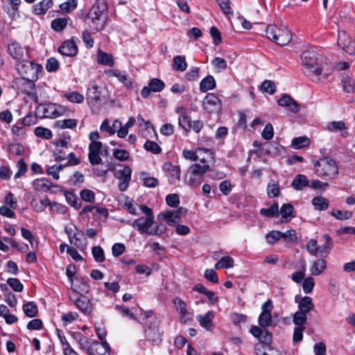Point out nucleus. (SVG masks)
Listing matches in <instances>:
<instances>
[{
    "instance_id": "nucleus-1",
    "label": "nucleus",
    "mask_w": 355,
    "mask_h": 355,
    "mask_svg": "<svg viewBox=\"0 0 355 355\" xmlns=\"http://www.w3.org/2000/svg\"><path fill=\"white\" fill-rule=\"evenodd\" d=\"M107 5L105 0H97L88 12L86 19L91 29L99 32L103 29L107 19Z\"/></svg>"
},
{
    "instance_id": "nucleus-2",
    "label": "nucleus",
    "mask_w": 355,
    "mask_h": 355,
    "mask_svg": "<svg viewBox=\"0 0 355 355\" xmlns=\"http://www.w3.org/2000/svg\"><path fill=\"white\" fill-rule=\"evenodd\" d=\"M16 69L22 78L26 80L28 87L31 89H34L35 87L34 82L39 78V75L42 71V65L28 61L26 58L17 62Z\"/></svg>"
},
{
    "instance_id": "nucleus-3",
    "label": "nucleus",
    "mask_w": 355,
    "mask_h": 355,
    "mask_svg": "<svg viewBox=\"0 0 355 355\" xmlns=\"http://www.w3.org/2000/svg\"><path fill=\"white\" fill-rule=\"evenodd\" d=\"M315 174L324 180H332L337 178L339 171L336 161L329 157H322L314 163Z\"/></svg>"
},
{
    "instance_id": "nucleus-4",
    "label": "nucleus",
    "mask_w": 355,
    "mask_h": 355,
    "mask_svg": "<svg viewBox=\"0 0 355 355\" xmlns=\"http://www.w3.org/2000/svg\"><path fill=\"white\" fill-rule=\"evenodd\" d=\"M304 73L307 76H318L323 70L320 62V55L313 50H306L301 54Z\"/></svg>"
},
{
    "instance_id": "nucleus-5",
    "label": "nucleus",
    "mask_w": 355,
    "mask_h": 355,
    "mask_svg": "<svg viewBox=\"0 0 355 355\" xmlns=\"http://www.w3.org/2000/svg\"><path fill=\"white\" fill-rule=\"evenodd\" d=\"M266 37L279 46L286 45L291 40V31L286 28H278L275 24H270L266 30Z\"/></svg>"
},
{
    "instance_id": "nucleus-6",
    "label": "nucleus",
    "mask_w": 355,
    "mask_h": 355,
    "mask_svg": "<svg viewBox=\"0 0 355 355\" xmlns=\"http://www.w3.org/2000/svg\"><path fill=\"white\" fill-rule=\"evenodd\" d=\"M141 211L146 215V217H140L135 220L131 225L140 232V234H146L149 235V230L154 223V216L151 209L146 205H141Z\"/></svg>"
},
{
    "instance_id": "nucleus-7",
    "label": "nucleus",
    "mask_w": 355,
    "mask_h": 355,
    "mask_svg": "<svg viewBox=\"0 0 355 355\" xmlns=\"http://www.w3.org/2000/svg\"><path fill=\"white\" fill-rule=\"evenodd\" d=\"M64 232L67 234L71 244L82 251L86 249L87 242L82 230H79L76 226L72 225L66 226Z\"/></svg>"
},
{
    "instance_id": "nucleus-8",
    "label": "nucleus",
    "mask_w": 355,
    "mask_h": 355,
    "mask_svg": "<svg viewBox=\"0 0 355 355\" xmlns=\"http://www.w3.org/2000/svg\"><path fill=\"white\" fill-rule=\"evenodd\" d=\"M182 155L186 159H189L192 162L200 160L202 164L207 163L209 159H211L213 158L210 149L205 148H197L194 151L184 150Z\"/></svg>"
},
{
    "instance_id": "nucleus-9",
    "label": "nucleus",
    "mask_w": 355,
    "mask_h": 355,
    "mask_svg": "<svg viewBox=\"0 0 355 355\" xmlns=\"http://www.w3.org/2000/svg\"><path fill=\"white\" fill-rule=\"evenodd\" d=\"M202 107L204 110L208 113H218L222 109V103L218 96L209 93L204 98Z\"/></svg>"
},
{
    "instance_id": "nucleus-10",
    "label": "nucleus",
    "mask_w": 355,
    "mask_h": 355,
    "mask_svg": "<svg viewBox=\"0 0 355 355\" xmlns=\"http://www.w3.org/2000/svg\"><path fill=\"white\" fill-rule=\"evenodd\" d=\"M132 170L128 166H123L122 169L116 170L114 173V176L119 181V189L121 191H125L129 185V182L131 180Z\"/></svg>"
},
{
    "instance_id": "nucleus-11",
    "label": "nucleus",
    "mask_w": 355,
    "mask_h": 355,
    "mask_svg": "<svg viewBox=\"0 0 355 355\" xmlns=\"http://www.w3.org/2000/svg\"><path fill=\"white\" fill-rule=\"evenodd\" d=\"M173 303L175 305V310L179 313L181 322L187 323L193 320L192 313L188 310L187 304L182 299L175 297L173 300Z\"/></svg>"
},
{
    "instance_id": "nucleus-12",
    "label": "nucleus",
    "mask_w": 355,
    "mask_h": 355,
    "mask_svg": "<svg viewBox=\"0 0 355 355\" xmlns=\"http://www.w3.org/2000/svg\"><path fill=\"white\" fill-rule=\"evenodd\" d=\"M8 51L10 55L18 62L28 58V51L24 49L16 41H12L8 47Z\"/></svg>"
},
{
    "instance_id": "nucleus-13",
    "label": "nucleus",
    "mask_w": 355,
    "mask_h": 355,
    "mask_svg": "<svg viewBox=\"0 0 355 355\" xmlns=\"http://www.w3.org/2000/svg\"><path fill=\"white\" fill-rule=\"evenodd\" d=\"M103 148V144L101 141L91 142L89 146L88 159L92 165L100 164L102 163V159L100 157V151Z\"/></svg>"
},
{
    "instance_id": "nucleus-14",
    "label": "nucleus",
    "mask_w": 355,
    "mask_h": 355,
    "mask_svg": "<svg viewBox=\"0 0 355 355\" xmlns=\"http://www.w3.org/2000/svg\"><path fill=\"white\" fill-rule=\"evenodd\" d=\"M33 184L35 190L41 192L50 191L52 188L55 189L53 192L61 191L60 186L53 184L49 180L45 178L36 179L33 181Z\"/></svg>"
},
{
    "instance_id": "nucleus-15",
    "label": "nucleus",
    "mask_w": 355,
    "mask_h": 355,
    "mask_svg": "<svg viewBox=\"0 0 355 355\" xmlns=\"http://www.w3.org/2000/svg\"><path fill=\"white\" fill-rule=\"evenodd\" d=\"M58 51L62 55L73 57L78 53V46L74 40H68L60 45Z\"/></svg>"
},
{
    "instance_id": "nucleus-16",
    "label": "nucleus",
    "mask_w": 355,
    "mask_h": 355,
    "mask_svg": "<svg viewBox=\"0 0 355 355\" xmlns=\"http://www.w3.org/2000/svg\"><path fill=\"white\" fill-rule=\"evenodd\" d=\"M164 169L171 178V184H175L180 180V167L178 165H173L171 162H166L164 165Z\"/></svg>"
},
{
    "instance_id": "nucleus-17",
    "label": "nucleus",
    "mask_w": 355,
    "mask_h": 355,
    "mask_svg": "<svg viewBox=\"0 0 355 355\" xmlns=\"http://www.w3.org/2000/svg\"><path fill=\"white\" fill-rule=\"evenodd\" d=\"M84 348H86L89 355H103L105 354L102 344L96 340L86 339V345H84Z\"/></svg>"
},
{
    "instance_id": "nucleus-18",
    "label": "nucleus",
    "mask_w": 355,
    "mask_h": 355,
    "mask_svg": "<svg viewBox=\"0 0 355 355\" xmlns=\"http://www.w3.org/2000/svg\"><path fill=\"white\" fill-rule=\"evenodd\" d=\"M162 333L160 332L158 326L152 325L151 322L149 323L148 327L145 329V335L146 338L151 342H157L161 340Z\"/></svg>"
},
{
    "instance_id": "nucleus-19",
    "label": "nucleus",
    "mask_w": 355,
    "mask_h": 355,
    "mask_svg": "<svg viewBox=\"0 0 355 355\" xmlns=\"http://www.w3.org/2000/svg\"><path fill=\"white\" fill-rule=\"evenodd\" d=\"M278 105L282 107H288L294 113L300 110V105L289 95L284 94L278 101Z\"/></svg>"
},
{
    "instance_id": "nucleus-20",
    "label": "nucleus",
    "mask_w": 355,
    "mask_h": 355,
    "mask_svg": "<svg viewBox=\"0 0 355 355\" xmlns=\"http://www.w3.org/2000/svg\"><path fill=\"white\" fill-rule=\"evenodd\" d=\"M158 219L166 221L168 225H173L180 220L179 213L174 211L162 212L158 216Z\"/></svg>"
},
{
    "instance_id": "nucleus-21",
    "label": "nucleus",
    "mask_w": 355,
    "mask_h": 355,
    "mask_svg": "<svg viewBox=\"0 0 355 355\" xmlns=\"http://www.w3.org/2000/svg\"><path fill=\"white\" fill-rule=\"evenodd\" d=\"M214 313L209 311L204 315H198L196 320L200 326L207 330H210L213 326Z\"/></svg>"
},
{
    "instance_id": "nucleus-22",
    "label": "nucleus",
    "mask_w": 355,
    "mask_h": 355,
    "mask_svg": "<svg viewBox=\"0 0 355 355\" xmlns=\"http://www.w3.org/2000/svg\"><path fill=\"white\" fill-rule=\"evenodd\" d=\"M37 111L38 113H42V117L44 118H55V103L41 104L37 106Z\"/></svg>"
},
{
    "instance_id": "nucleus-23",
    "label": "nucleus",
    "mask_w": 355,
    "mask_h": 355,
    "mask_svg": "<svg viewBox=\"0 0 355 355\" xmlns=\"http://www.w3.org/2000/svg\"><path fill=\"white\" fill-rule=\"evenodd\" d=\"M327 268V261L324 259H318L313 261L310 271L313 275L318 276Z\"/></svg>"
},
{
    "instance_id": "nucleus-24",
    "label": "nucleus",
    "mask_w": 355,
    "mask_h": 355,
    "mask_svg": "<svg viewBox=\"0 0 355 355\" xmlns=\"http://www.w3.org/2000/svg\"><path fill=\"white\" fill-rule=\"evenodd\" d=\"M309 185V179L302 174L297 175L291 183V186L297 191H302Z\"/></svg>"
},
{
    "instance_id": "nucleus-25",
    "label": "nucleus",
    "mask_w": 355,
    "mask_h": 355,
    "mask_svg": "<svg viewBox=\"0 0 355 355\" xmlns=\"http://www.w3.org/2000/svg\"><path fill=\"white\" fill-rule=\"evenodd\" d=\"M75 304L84 313H89L91 312L90 300L86 296L82 295L76 299Z\"/></svg>"
},
{
    "instance_id": "nucleus-26",
    "label": "nucleus",
    "mask_w": 355,
    "mask_h": 355,
    "mask_svg": "<svg viewBox=\"0 0 355 355\" xmlns=\"http://www.w3.org/2000/svg\"><path fill=\"white\" fill-rule=\"evenodd\" d=\"M98 62L101 64L112 67L114 64V58L112 54L107 53L101 50L97 52Z\"/></svg>"
},
{
    "instance_id": "nucleus-27",
    "label": "nucleus",
    "mask_w": 355,
    "mask_h": 355,
    "mask_svg": "<svg viewBox=\"0 0 355 355\" xmlns=\"http://www.w3.org/2000/svg\"><path fill=\"white\" fill-rule=\"evenodd\" d=\"M343 89L347 93H353L355 91L354 81L348 74L343 73L341 78Z\"/></svg>"
},
{
    "instance_id": "nucleus-28",
    "label": "nucleus",
    "mask_w": 355,
    "mask_h": 355,
    "mask_svg": "<svg viewBox=\"0 0 355 355\" xmlns=\"http://www.w3.org/2000/svg\"><path fill=\"white\" fill-rule=\"evenodd\" d=\"M299 311L304 313H309L314 309V304L312 302V299L310 297L305 296L302 297L300 301L298 302Z\"/></svg>"
},
{
    "instance_id": "nucleus-29",
    "label": "nucleus",
    "mask_w": 355,
    "mask_h": 355,
    "mask_svg": "<svg viewBox=\"0 0 355 355\" xmlns=\"http://www.w3.org/2000/svg\"><path fill=\"white\" fill-rule=\"evenodd\" d=\"M52 5V0H43L35 5L33 12L35 15H44Z\"/></svg>"
},
{
    "instance_id": "nucleus-30",
    "label": "nucleus",
    "mask_w": 355,
    "mask_h": 355,
    "mask_svg": "<svg viewBox=\"0 0 355 355\" xmlns=\"http://www.w3.org/2000/svg\"><path fill=\"white\" fill-rule=\"evenodd\" d=\"M216 87V82L212 76H207L200 83V89L205 92Z\"/></svg>"
},
{
    "instance_id": "nucleus-31",
    "label": "nucleus",
    "mask_w": 355,
    "mask_h": 355,
    "mask_svg": "<svg viewBox=\"0 0 355 355\" xmlns=\"http://www.w3.org/2000/svg\"><path fill=\"white\" fill-rule=\"evenodd\" d=\"M173 69L179 71H184L187 68V63L184 56L176 55L173 60Z\"/></svg>"
},
{
    "instance_id": "nucleus-32",
    "label": "nucleus",
    "mask_w": 355,
    "mask_h": 355,
    "mask_svg": "<svg viewBox=\"0 0 355 355\" xmlns=\"http://www.w3.org/2000/svg\"><path fill=\"white\" fill-rule=\"evenodd\" d=\"M312 204L315 209L319 211L327 210L329 207V201L322 196H317L313 198Z\"/></svg>"
},
{
    "instance_id": "nucleus-33",
    "label": "nucleus",
    "mask_w": 355,
    "mask_h": 355,
    "mask_svg": "<svg viewBox=\"0 0 355 355\" xmlns=\"http://www.w3.org/2000/svg\"><path fill=\"white\" fill-rule=\"evenodd\" d=\"M280 193L278 182L271 180L267 186V194L269 198L277 197Z\"/></svg>"
},
{
    "instance_id": "nucleus-34",
    "label": "nucleus",
    "mask_w": 355,
    "mask_h": 355,
    "mask_svg": "<svg viewBox=\"0 0 355 355\" xmlns=\"http://www.w3.org/2000/svg\"><path fill=\"white\" fill-rule=\"evenodd\" d=\"M272 323L271 312L261 311L259 317V324L261 327L266 328L271 326Z\"/></svg>"
},
{
    "instance_id": "nucleus-35",
    "label": "nucleus",
    "mask_w": 355,
    "mask_h": 355,
    "mask_svg": "<svg viewBox=\"0 0 355 355\" xmlns=\"http://www.w3.org/2000/svg\"><path fill=\"white\" fill-rule=\"evenodd\" d=\"M25 315L29 318H34L37 315L38 308L34 302H29L23 306Z\"/></svg>"
},
{
    "instance_id": "nucleus-36",
    "label": "nucleus",
    "mask_w": 355,
    "mask_h": 355,
    "mask_svg": "<svg viewBox=\"0 0 355 355\" xmlns=\"http://www.w3.org/2000/svg\"><path fill=\"white\" fill-rule=\"evenodd\" d=\"M191 173L193 175H200L202 176L205 174L209 169V166L208 164H203V165H200L198 164H194L191 166Z\"/></svg>"
},
{
    "instance_id": "nucleus-37",
    "label": "nucleus",
    "mask_w": 355,
    "mask_h": 355,
    "mask_svg": "<svg viewBox=\"0 0 355 355\" xmlns=\"http://www.w3.org/2000/svg\"><path fill=\"white\" fill-rule=\"evenodd\" d=\"M322 239L324 243L322 245L319 246L320 254L328 253L333 247V241L328 234H323Z\"/></svg>"
},
{
    "instance_id": "nucleus-38",
    "label": "nucleus",
    "mask_w": 355,
    "mask_h": 355,
    "mask_svg": "<svg viewBox=\"0 0 355 355\" xmlns=\"http://www.w3.org/2000/svg\"><path fill=\"white\" fill-rule=\"evenodd\" d=\"M10 4L11 9L7 11L9 17L14 19L16 17H19V6L21 3V0H8Z\"/></svg>"
},
{
    "instance_id": "nucleus-39",
    "label": "nucleus",
    "mask_w": 355,
    "mask_h": 355,
    "mask_svg": "<svg viewBox=\"0 0 355 355\" xmlns=\"http://www.w3.org/2000/svg\"><path fill=\"white\" fill-rule=\"evenodd\" d=\"M309 139L306 137H295L293 139L291 146L295 149H300L309 145Z\"/></svg>"
},
{
    "instance_id": "nucleus-40",
    "label": "nucleus",
    "mask_w": 355,
    "mask_h": 355,
    "mask_svg": "<svg viewBox=\"0 0 355 355\" xmlns=\"http://www.w3.org/2000/svg\"><path fill=\"white\" fill-rule=\"evenodd\" d=\"M279 213V205L277 202L274 203L268 208H262L260 210V214L266 217H273Z\"/></svg>"
},
{
    "instance_id": "nucleus-41",
    "label": "nucleus",
    "mask_w": 355,
    "mask_h": 355,
    "mask_svg": "<svg viewBox=\"0 0 355 355\" xmlns=\"http://www.w3.org/2000/svg\"><path fill=\"white\" fill-rule=\"evenodd\" d=\"M282 148V146L272 143H265L262 148L266 154L273 155H277Z\"/></svg>"
},
{
    "instance_id": "nucleus-42",
    "label": "nucleus",
    "mask_w": 355,
    "mask_h": 355,
    "mask_svg": "<svg viewBox=\"0 0 355 355\" xmlns=\"http://www.w3.org/2000/svg\"><path fill=\"white\" fill-rule=\"evenodd\" d=\"M306 313L302 312L301 311H297L293 315V322L298 327H304L303 325L306 324Z\"/></svg>"
},
{
    "instance_id": "nucleus-43",
    "label": "nucleus",
    "mask_w": 355,
    "mask_h": 355,
    "mask_svg": "<svg viewBox=\"0 0 355 355\" xmlns=\"http://www.w3.org/2000/svg\"><path fill=\"white\" fill-rule=\"evenodd\" d=\"M68 19L67 18H57L52 21V28L58 32L62 31L67 25Z\"/></svg>"
},
{
    "instance_id": "nucleus-44",
    "label": "nucleus",
    "mask_w": 355,
    "mask_h": 355,
    "mask_svg": "<svg viewBox=\"0 0 355 355\" xmlns=\"http://www.w3.org/2000/svg\"><path fill=\"white\" fill-rule=\"evenodd\" d=\"M34 132L37 137L45 139H50L53 137L51 130L44 127L35 128Z\"/></svg>"
},
{
    "instance_id": "nucleus-45",
    "label": "nucleus",
    "mask_w": 355,
    "mask_h": 355,
    "mask_svg": "<svg viewBox=\"0 0 355 355\" xmlns=\"http://www.w3.org/2000/svg\"><path fill=\"white\" fill-rule=\"evenodd\" d=\"M191 118L186 114L184 109L182 110L181 115L179 117V125L186 131L189 130Z\"/></svg>"
},
{
    "instance_id": "nucleus-46",
    "label": "nucleus",
    "mask_w": 355,
    "mask_h": 355,
    "mask_svg": "<svg viewBox=\"0 0 355 355\" xmlns=\"http://www.w3.org/2000/svg\"><path fill=\"white\" fill-rule=\"evenodd\" d=\"M149 87L153 92H159L162 91L165 87L164 83L159 78H153L149 84Z\"/></svg>"
},
{
    "instance_id": "nucleus-47",
    "label": "nucleus",
    "mask_w": 355,
    "mask_h": 355,
    "mask_svg": "<svg viewBox=\"0 0 355 355\" xmlns=\"http://www.w3.org/2000/svg\"><path fill=\"white\" fill-rule=\"evenodd\" d=\"M64 196L67 202L72 207L76 209H79L80 207V202L78 199L77 196L74 195L73 193L69 191H65Z\"/></svg>"
},
{
    "instance_id": "nucleus-48",
    "label": "nucleus",
    "mask_w": 355,
    "mask_h": 355,
    "mask_svg": "<svg viewBox=\"0 0 355 355\" xmlns=\"http://www.w3.org/2000/svg\"><path fill=\"white\" fill-rule=\"evenodd\" d=\"M146 150L153 154H159L162 152L161 147L155 141L147 140L144 146Z\"/></svg>"
},
{
    "instance_id": "nucleus-49",
    "label": "nucleus",
    "mask_w": 355,
    "mask_h": 355,
    "mask_svg": "<svg viewBox=\"0 0 355 355\" xmlns=\"http://www.w3.org/2000/svg\"><path fill=\"white\" fill-rule=\"evenodd\" d=\"M56 125L61 129L73 128L77 125V121L73 119H68L57 121Z\"/></svg>"
},
{
    "instance_id": "nucleus-50",
    "label": "nucleus",
    "mask_w": 355,
    "mask_h": 355,
    "mask_svg": "<svg viewBox=\"0 0 355 355\" xmlns=\"http://www.w3.org/2000/svg\"><path fill=\"white\" fill-rule=\"evenodd\" d=\"M92 253L96 261L101 263L105 261L104 251L101 246L93 247Z\"/></svg>"
},
{
    "instance_id": "nucleus-51",
    "label": "nucleus",
    "mask_w": 355,
    "mask_h": 355,
    "mask_svg": "<svg viewBox=\"0 0 355 355\" xmlns=\"http://www.w3.org/2000/svg\"><path fill=\"white\" fill-rule=\"evenodd\" d=\"M261 89L263 91V92L273 94L276 92V85L271 80H264L261 84Z\"/></svg>"
},
{
    "instance_id": "nucleus-52",
    "label": "nucleus",
    "mask_w": 355,
    "mask_h": 355,
    "mask_svg": "<svg viewBox=\"0 0 355 355\" xmlns=\"http://www.w3.org/2000/svg\"><path fill=\"white\" fill-rule=\"evenodd\" d=\"M64 96L67 99L72 103H80L84 100V96L77 92H71L66 93Z\"/></svg>"
},
{
    "instance_id": "nucleus-53",
    "label": "nucleus",
    "mask_w": 355,
    "mask_h": 355,
    "mask_svg": "<svg viewBox=\"0 0 355 355\" xmlns=\"http://www.w3.org/2000/svg\"><path fill=\"white\" fill-rule=\"evenodd\" d=\"M105 73L107 75L108 77L114 76L117 78L119 81L123 83H125V81L128 80L127 76L122 73L120 71L117 69L106 70Z\"/></svg>"
},
{
    "instance_id": "nucleus-54",
    "label": "nucleus",
    "mask_w": 355,
    "mask_h": 355,
    "mask_svg": "<svg viewBox=\"0 0 355 355\" xmlns=\"http://www.w3.org/2000/svg\"><path fill=\"white\" fill-rule=\"evenodd\" d=\"M293 209V206L291 203H285L281 207L279 214L282 215L283 218H287L288 217L291 216Z\"/></svg>"
},
{
    "instance_id": "nucleus-55",
    "label": "nucleus",
    "mask_w": 355,
    "mask_h": 355,
    "mask_svg": "<svg viewBox=\"0 0 355 355\" xmlns=\"http://www.w3.org/2000/svg\"><path fill=\"white\" fill-rule=\"evenodd\" d=\"M7 283L15 292H21L24 289L23 284L17 278H8Z\"/></svg>"
},
{
    "instance_id": "nucleus-56",
    "label": "nucleus",
    "mask_w": 355,
    "mask_h": 355,
    "mask_svg": "<svg viewBox=\"0 0 355 355\" xmlns=\"http://www.w3.org/2000/svg\"><path fill=\"white\" fill-rule=\"evenodd\" d=\"M87 95L89 98L94 100L96 103L101 101L100 92L97 85H93L91 88H89L87 91Z\"/></svg>"
},
{
    "instance_id": "nucleus-57",
    "label": "nucleus",
    "mask_w": 355,
    "mask_h": 355,
    "mask_svg": "<svg viewBox=\"0 0 355 355\" xmlns=\"http://www.w3.org/2000/svg\"><path fill=\"white\" fill-rule=\"evenodd\" d=\"M315 286L314 279L312 277H308L304 279L302 283L303 291L305 293H311Z\"/></svg>"
},
{
    "instance_id": "nucleus-58",
    "label": "nucleus",
    "mask_w": 355,
    "mask_h": 355,
    "mask_svg": "<svg viewBox=\"0 0 355 355\" xmlns=\"http://www.w3.org/2000/svg\"><path fill=\"white\" fill-rule=\"evenodd\" d=\"M352 40L350 37L345 33H339L338 36V44L342 48L344 51L345 48L350 43Z\"/></svg>"
},
{
    "instance_id": "nucleus-59",
    "label": "nucleus",
    "mask_w": 355,
    "mask_h": 355,
    "mask_svg": "<svg viewBox=\"0 0 355 355\" xmlns=\"http://www.w3.org/2000/svg\"><path fill=\"white\" fill-rule=\"evenodd\" d=\"M78 0H67L60 5V9L65 12H69L72 10H74L77 7Z\"/></svg>"
},
{
    "instance_id": "nucleus-60",
    "label": "nucleus",
    "mask_w": 355,
    "mask_h": 355,
    "mask_svg": "<svg viewBox=\"0 0 355 355\" xmlns=\"http://www.w3.org/2000/svg\"><path fill=\"white\" fill-rule=\"evenodd\" d=\"M332 216L338 220H347L352 216V212L348 211L333 210Z\"/></svg>"
},
{
    "instance_id": "nucleus-61",
    "label": "nucleus",
    "mask_w": 355,
    "mask_h": 355,
    "mask_svg": "<svg viewBox=\"0 0 355 355\" xmlns=\"http://www.w3.org/2000/svg\"><path fill=\"white\" fill-rule=\"evenodd\" d=\"M80 198L83 200L89 202H94L95 201L94 193L89 189H83L80 192Z\"/></svg>"
},
{
    "instance_id": "nucleus-62",
    "label": "nucleus",
    "mask_w": 355,
    "mask_h": 355,
    "mask_svg": "<svg viewBox=\"0 0 355 355\" xmlns=\"http://www.w3.org/2000/svg\"><path fill=\"white\" fill-rule=\"evenodd\" d=\"M8 150L10 153L14 155H21L24 152V146H21L20 144H12L9 145L8 148Z\"/></svg>"
},
{
    "instance_id": "nucleus-63",
    "label": "nucleus",
    "mask_w": 355,
    "mask_h": 355,
    "mask_svg": "<svg viewBox=\"0 0 355 355\" xmlns=\"http://www.w3.org/2000/svg\"><path fill=\"white\" fill-rule=\"evenodd\" d=\"M113 155L116 159L121 162L128 160L130 157L129 153L127 150L122 149H115L114 150Z\"/></svg>"
},
{
    "instance_id": "nucleus-64",
    "label": "nucleus",
    "mask_w": 355,
    "mask_h": 355,
    "mask_svg": "<svg viewBox=\"0 0 355 355\" xmlns=\"http://www.w3.org/2000/svg\"><path fill=\"white\" fill-rule=\"evenodd\" d=\"M166 204L171 207H177L180 204V198L178 194L171 193L166 197Z\"/></svg>"
}]
</instances>
